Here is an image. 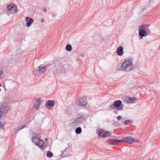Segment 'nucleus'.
Masks as SVG:
<instances>
[{"mask_svg":"<svg viewBox=\"0 0 160 160\" xmlns=\"http://www.w3.org/2000/svg\"><path fill=\"white\" fill-rule=\"evenodd\" d=\"M132 60L129 58L123 62L122 64L121 68L122 70L126 72H129L133 69L134 68L132 66Z\"/></svg>","mask_w":160,"mask_h":160,"instance_id":"obj_1","label":"nucleus"},{"mask_svg":"<svg viewBox=\"0 0 160 160\" xmlns=\"http://www.w3.org/2000/svg\"><path fill=\"white\" fill-rule=\"evenodd\" d=\"M9 109L8 103L6 101L3 100L0 107V110L5 115Z\"/></svg>","mask_w":160,"mask_h":160,"instance_id":"obj_2","label":"nucleus"},{"mask_svg":"<svg viewBox=\"0 0 160 160\" xmlns=\"http://www.w3.org/2000/svg\"><path fill=\"white\" fill-rule=\"evenodd\" d=\"M32 141L33 143L38 146L42 150L44 149V148L43 146L44 143L42 140H40L37 137H34L32 138Z\"/></svg>","mask_w":160,"mask_h":160,"instance_id":"obj_3","label":"nucleus"},{"mask_svg":"<svg viewBox=\"0 0 160 160\" xmlns=\"http://www.w3.org/2000/svg\"><path fill=\"white\" fill-rule=\"evenodd\" d=\"M87 118L83 114H79L78 117L74 120L73 123L74 124L82 123Z\"/></svg>","mask_w":160,"mask_h":160,"instance_id":"obj_4","label":"nucleus"},{"mask_svg":"<svg viewBox=\"0 0 160 160\" xmlns=\"http://www.w3.org/2000/svg\"><path fill=\"white\" fill-rule=\"evenodd\" d=\"M48 65H47L44 67H43L42 65H40L38 67V68L37 69H36L34 70V71L33 72V73L34 74H38L42 73L44 71Z\"/></svg>","mask_w":160,"mask_h":160,"instance_id":"obj_5","label":"nucleus"},{"mask_svg":"<svg viewBox=\"0 0 160 160\" xmlns=\"http://www.w3.org/2000/svg\"><path fill=\"white\" fill-rule=\"evenodd\" d=\"M134 139L132 137L128 136L126 138H124L121 140V142H126L127 143L131 144L133 143L134 142Z\"/></svg>","mask_w":160,"mask_h":160,"instance_id":"obj_6","label":"nucleus"},{"mask_svg":"<svg viewBox=\"0 0 160 160\" xmlns=\"http://www.w3.org/2000/svg\"><path fill=\"white\" fill-rule=\"evenodd\" d=\"M87 97L86 96H83L82 97L79 98V100L77 101V103L82 106H85L87 103L86 100Z\"/></svg>","mask_w":160,"mask_h":160,"instance_id":"obj_7","label":"nucleus"},{"mask_svg":"<svg viewBox=\"0 0 160 160\" xmlns=\"http://www.w3.org/2000/svg\"><path fill=\"white\" fill-rule=\"evenodd\" d=\"M150 26V24H143L140 26V28L141 29H142L145 30L146 32L148 33V35L150 33V30L149 27Z\"/></svg>","mask_w":160,"mask_h":160,"instance_id":"obj_8","label":"nucleus"},{"mask_svg":"<svg viewBox=\"0 0 160 160\" xmlns=\"http://www.w3.org/2000/svg\"><path fill=\"white\" fill-rule=\"evenodd\" d=\"M139 35L140 37H143L145 36L147 34H148V33L146 32L144 30L141 29V28L139 27ZM142 38H141L140 39Z\"/></svg>","mask_w":160,"mask_h":160,"instance_id":"obj_9","label":"nucleus"},{"mask_svg":"<svg viewBox=\"0 0 160 160\" xmlns=\"http://www.w3.org/2000/svg\"><path fill=\"white\" fill-rule=\"evenodd\" d=\"M25 20L26 22V26L29 27L33 22V20L32 18H30L28 17H26Z\"/></svg>","mask_w":160,"mask_h":160,"instance_id":"obj_10","label":"nucleus"},{"mask_svg":"<svg viewBox=\"0 0 160 160\" xmlns=\"http://www.w3.org/2000/svg\"><path fill=\"white\" fill-rule=\"evenodd\" d=\"M137 99V98L135 97L130 98L128 97L126 98V100L128 103H133L136 101Z\"/></svg>","mask_w":160,"mask_h":160,"instance_id":"obj_11","label":"nucleus"},{"mask_svg":"<svg viewBox=\"0 0 160 160\" xmlns=\"http://www.w3.org/2000/svg\"><path fill=\"white\" fill-rule=\"evenodd\" d=\"M120 106V100L116 101L114 103V105H111L110 107L111 109H113L114 107H119Z\"/></svg>","mask_w":160,"mask_h":160,"instance_id":"obj_12","label":"nucleus"},{"mask_svg":"<svg viewBox=\"0 0 160 160\" xmlns=\"http://www.w3.org/2000/svg\"><path fill=\"white\" fill-rule=\"evenodd\" d=\"M108 142L111 144L115 145L117 144V142H120V140L117 141L116 139H108Z\"/></svg>","mask_w":160,"mask_h":160,"instance_id":"obj_13","label":"nucleus"},{"mask_svg":"<svg viewBox=\"0 0 160 160\" xmlns=\"http://www.w3.org/2000/svg\"><path fill=\"white\" fill-rule=\"evenodd\" d=\"M54 104L55 102L54 101L52 100L48 101L47 102V104H46L45 105L46 107L48 108H49L48 107L47 105L48 106H53L54 105Z\"/></svg>","mask_w":160,"mask_h":160,"instance_id":"obj_14","label":"nucleus"},{"mask_svg":"<svg viewBox=\"0 0 160 160\" xmlns=\"http://www.w3.org/2000/svg\"><path fill=\"white\" fill-rule=\"evenodd\" d=\"M41 104L40 101L39 99H37L35 103L34 104V107L36 109H38L40 107Z\"/></svg>","mask_w":160,"mask_h":160,"instance_id":"obj_15","label":"nucleus"},{"mask_svg":"<svg viewBox=\"0 0 160 160\" xmlns=\"http://www.w3.org/2000/svg\"><path fill=\"white\" fill-rule=\"evenodd\" d=\"M104 131H103L102 130H99L98 132L97 131L98 134V135L101 137H104V135H105L104 133Z\"/></svg>","mask_w":160,"mask_h":160,"instance_id":"obj_16","label":"nucleus"},{"mask_svg":"<svg viewBox=\"0 0 160 160\" xmlns=\"http://www.w3.org/2000/svg\"><path fill=\"white\" fill-rule=\"evenodd\" d=\"M14 5L12 4L11 5H9L7 6L6 10L9 11L14 8Z\"/></svg>","mask_w":160,"mask_h":160,"instance_id":"obj_17","label":"nucleus"},{"mask_svg":"<svg viewBox=\"0 0 160 160\" xmlns=\"http://www.w3.org/2000/svg\"><path fill=\"white\" fill-rule=\"evenodd\" d=\"M75 132L76 133L79 134L82 132V128H81L79 127L77 128L75 130Z\"/></svg>","mask_w":160,"mask_h":160,"instance_id":"obj_18","label":"nucleus"},{"mask_svg":"<svg viewBox=\"0 0 160 160\" xmlns=\"http://www.w3.org/2000/svg\"><path fill=\"white\" fill-rule=\"evenodd\" d=\"M66 48L67 51H71L72 50V47L70 44H68L66 46Z\"/></svg>","mask_w":160,"mask_h":160,"instance_id":"obj_19","label":"nucleus"},{"mask_svg":"<svg viewBox=\"0 0 160 160\" xmlns=\"http://www.w3.org/2000/svg\"><path fill=\"white\" fill-rule=\"evenodd\" d=\"M133 122L131 120H127L124 121V124L126 125L131 124Z\"/></svg>","mask_w":160,"mask_h":160,"instance_id":"obj_20","label":"nucleus"},{"mask_svg":"<svg viewBox=\"0 0 160 160\" xmlns=\"http://www.w3.org/2000/svg\"><path fill=\"white\" fill-rule=\"evenodd\" d=\"M53 153L50 151H48L46 153V156L47 157L50 158L53 156Z\"/></svg>","mask_w":160,"mask_h":160,"instance_id":"obj_21","label":"nucleus"},{"mask_svg":"<svg viewBox=\"0 0 160 160\" xmlns=\"http://www.w3.org/2000/svg\"><path fill=\"white\" fill-rule=\"evenodd\" d=\"M104 133H105V135H104V137H106L110 135L111 134V132L109 131H104Z\"/></svg>","mask_w":160,"mask_h":160,"instance_id":"obj_22","label":"nucleus"},{"mask_svg":"<svg viewBox=\"0 0 160 160\" xmlns=\"http://www.w3.org/2000/svg\"><path fill=\"white\" fill-rule=\"evenodd\" d=\"M117 53L119 56H120V46L118 47L117 49Z\"/></svg>","mask_w":160,"mask_h":160,"instance_id":"obj_23","label":"nucleus"},{"mask_svg":"<svg viewBox=\"0 0 160 160\" xmlns=\"http://www.w3.org/2000/svg\"><path fill=\"white\" fill-rule=\"evenodd\" d=\"M14 9L13 11V13H14L15 14H16L18 12V8L17 7V6H16L14 8Z\"/></svg>","mask_w":160,"mask_h":160,"instance_id":"obj_24","label":"nucleus"},{"mask_svg":"<svg viewBox=\"0 0 160 160\" xmlns=\"http://www.w3.org/2000/svg\"><path fill=\"white\" fill-rule=\"evenodd\" d=\"M21 129L20 127H19L18 128L15 129L14 132L15 133H16L18 131Z\"/></svg>","mask_w":160,"mask_h":160,"instance_id":"obj_25","label":"nucleus"},{"mask_svg":"<svg viewBox=\"0 0 160 160\" xmlns=\"http://www.w3.org/2000/svg\"><path fill=\"white\" fill-rule=\"evenodd\" d=\"M5 115V114H4V113L1 112L0 111V118H2V117L4 116Z\"/></svg>","mask_w":160,"mask_h":160,"instance_id":"obj_26","label":"nucleus"},{"mask_svg":"<svg viewBox=\"0 0 160 160\" xmlns=\"http://www.w3.org/2000/svg\"><path fill=\"white\" fill-rule=\"evenodd\" d=\"M123 54V48L121 46V56Z\"/></svg>","mask_w":160,"mask_h":160,"instance_id":"obj_27","label":"nucleus"},{"mask_svg":"<svg viewBox=\"0 0 160 160\" xmlns=\"http://www.w3.org/2000/svg\"><path fill=\"white\" fill-rule=\"evenodd\" d=\"M0 123H1V122H0ZM0 128L1 129H4V127L2 124H0Z\"/></svg>","mask_w":160,"mask_h":160,"instance_id":"obj_28","label":"nucleus"},{"mask_svg":"<svg viewBox=\"0 0 160 160\" xmlns=\"http://www.w3.org/2000/svg\"><path fill=\"white\" fill-rule=\"evenodd\" d=\"M119 110V109H118V110H115L113 111L116 114H117Z\"/></svg>","mask_w":160,"mask_h":160,"instance_id":"obj_29","label":"nucleus"},{"mask_svg":"<svg viewBox=\"0 0 160 160\" xmlns=\"http://www.w3.org/2000/svg\"><path fill=\"white\" fill-rule=\"evenodd\" d=\"M123 105L122 104V102L121 101V110L123 109Z\"/></svg>","mask_w":160,"mask_h":160,"instance_id":"obj_30","label":"nucleus"},{"mask_svg":"<svg viewBox=\"0 0 160 160\" xmlns=\"http://www.w3.org/2000/svg\"><path fill=\"white\" fill-rule=\"evenodd\" d=\"M26 127V126L25 125H23L22 126V127L21 128V129L22 128H24Z\"/></svg>","mask_w":160,"mask_h":160,"instance_id":"obj_31","label":"nucleus"},{"mask_svg":"<svg viewBox=\"0 0 160 160\" xmlns=\"http://www.w3.org/2000/svg\"><path fill=\"white\" fill-rule=\"evenodd\" d=\"M44 20L43 18H42V19L41 20V22H44Z\"/></svg>","mask_w":160,"mask_h":160,"instance_id":"obj_32","label":"nucleus"},{"mask_svg":"<svg viewBox=\"0 0 160 160\" xmlns=\"http://www.w3.org/2000/svg\"><path fill=\"white\" fill-rule=\"evenodd\" d=\"M120 116H118V117H117V119L118 120H120Z\"/></svg>","mask_w":160,"mask_h":160,"instance_id":"obj_33","label":"nucleus"},{"mask_svg":"<svg viewBox=\"0 0 160 160\" xmlns=\"http://www.w3.org/2000/svg\"><path fill=\"white\" fill-rule=\"evenodd\" d=\"M47 10L46 8H45L44 9L43 11H44V12H47Z\"/></svg>","mask_w":160,"mask_h":160,"instance_id":"obj_34","label":"nucleus"},{"mask_svg":"<svg viewBox=\"0 0 160 160\" xmlns=\"http://www.w3.org/2000/svg\"><path fill=\"white\" fill-rule=\"evenodd\" d=\"M134 142H139L140 141H139V140H134Z\"/></svg>","mask_w":160,"mask_h":160,"instance_id":"obj_35","label":"nucleus"},{"mask_svg":"<svg viewBox=\"0 0 160 160\" xmlns=\"http://www.w3.org/2000/svg\"><path fill=\"white\" fill-rule=\"evenodd\" d=\"M10 13V14H12V13H9V12H8V16H9V14Z\"/></svg>","mask_w":160,"mask_h":160,"instance_id":"obj_36","label":"nucleus"},{"mask_svg":"<svg viewBox=\"0 0 160 160\" xmlns=\"http://www.w3.org/2000/svg\"><path fill=\"white\" fill-rule=\"evenodd\" d=\"M130 134H132V135H133V134L132 132H131L130 133Z\"/></svg>","mask_w":160,"mask_h":160,"instance_id":"obj_37","label":"nucleus"},{"mask_svg":"<svg viewBox=\"0 0 160 160\" xmlns=\"http://www.w3.org/2000/svg\"><path fill=\"white\" fill-rule=\"evenodd\" d=\"M45 139L46 140H48V139L47 138H45Z\"/></svg>","mask_w":160,"mask_h":160,"instance_id":"obj_38","label":"nucleus"},{"mask_svg":"<svg viewBox=\"0 0 160 160\" xmlns=\"http://www.w3.org/2000/svg\"><path fill=\"white\" fill-rule=\"evenodd\" d=\"M120 118H121V119L122 118V117L121 116Z\"/></svg>","mask_w":160,"mask_h":160,"instance_id":"obj_39","label":"nucleus"}]
</instances>
